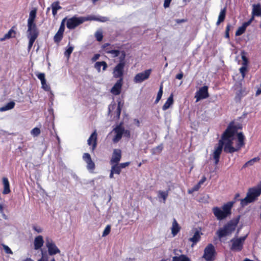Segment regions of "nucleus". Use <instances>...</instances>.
Wrapping results in <instances>:
<instances>
[{"label": "nucleus", "instance_id": "nucleus-1", "mask_svg": "<svg viewBox=\"0 0 261 261\" xmlns=\"http://www.w3.org/2000/svg\"><path fill=\"white\" fill-rule=\"evenodd\" d=\"M242 124L241 123H235L234 121L229 123L220 140H222L224 143V151L225 152L232 153L238 151L237 147H233V137L238 130L242 129Z\"/></svg>", "mask_w": 261, "mask_h": 261}, {"label": "nucleus", "instance_id": "nucleus-2", "mask_svg": "<svg viewBox=\"0 0 261 261\" xmlns=\"http://www.w3.org/2000/svg\"><path fill=\"white\" fill-rule=\"evenodd\" d=\"M124 71L122 64H117L113 69V77L115 79H119L111 90V93L115 95H118L121 93L123 84Z\"/></svg>", "mask_w": 261, "mask_h": 261}, {"label": "nucleus", "instance_id": "nucleus-3", "mask_svg": "<svg viewBox=\"0 0 261 261\" xmlns=\"http://www.w3.org/2000/svg\"><path fill=\"white\" fill-rule=\"evenodd\" d=\"M261 195V181L256 186L249 188L246 194V197L241 200V204L242 206L247 205L248 204L256 201Z\"/></svg>", "mask_w": 261, "mask_h": 261}, {"label": "nucleus", "instance_id": "nucleus-4", "mask_svg": "<svg viewBox=\"0 0 261 261\" xmlns=\"http://www.w3.org/2000/svg\"><path fill=\"white\" fill-rule=\"evenodd\" d=\"M240 217V216H238L237 218L232 219L225 224L222 228H219L216 232L218 238L221 239L230 235L235 230L239 222Z\"/></svg>", "mask_w": 261, "mask_h": 261}, {"label": "nucleus", "instance_id": "nucleus-5", "mask_svg": "<svg viewBox=\"0 0 261 261\" xmlns=\"http://www.w3.org/2000/svg\"><path fill=\"white\" fill-rule=\"evenodd\" d=\"M234 203V201H230L224 204L222 207V210L217 206L214 207L212 210L214 215L219 220L224 219L231 214V210Z\"/></svg>", "mask_w": 261, "mask_h": 261}, {"label": "nucleus", "instance_id": "nucleus-6", "mask_svg": "<svg viewBox=\"0 0 261 261\" xmlns=\"http://www.w3.org/2000/svg\"><path fill=\"white\" fill-rule=\"evenodd\" d=\"M110 45V44L107 43L102 45V48L105 52L108 54H111L112 58H116L119 57V63L123 65V70H124L125 66V58L126 53L124 50L120 51L118 49H110L108 47Z\"/></svg>", "mask_w": 261, "mask_h": 261}, {"label": "nucleus", "instance_id": "nucleus-7", "mask_svg": "<svg viewBox=\"0 0 261 261\" xmlns=\"http://www.w3.org/2000/svg\"><path fill=\"white\" fill-rule=\"evenodd\" d=\"M87 20H99V19L94 16H89L85 18L72 17L67 20L66 25L69 29H74L85 21Z\"/></svg>", "mask_w": 261, "mask_h": 261}, {"label": "nucleus", "instance_id": "nucleus-8", "mask_svg": "<svg viewBox=\"0 0 261 261\" xmlns=\"http://www.w3.org/2000/svg\"><path fill=\"white\" fill-rule=\"evenodd\" d=\"M216 252L214 246L208 244L204 250L202 257L206 261H214L216 258Z\"/></svg>", "mask_w": 261, "mask_h": 261}, {"label": "nucleus", "instance_id": "nucleus-9", "mask_svg": "<svg viewBox=\"0 0 261 261\" xmlns=\"http://www.w3.org/2000/svg\"><path fill=\"white\" fill-rule=\"evenodd\" d=\"M246 236L241 237L239 238H233L230 240L231 245L230 249L232 251L240 252L242 251L243 248V245L245 240L246 239Z\"/></svg>", "mask_w": 261, "mask_h": 261}, {"label": "nucleus", "instance_id": "nucleus-10", "mask_svg": "<svg viewBox=\"0 0 261 261\" xmlns=\"http://www.w3.org/2000/svg\"><path fill=\"white\" fill-rule=\"evenodd\" d=\"M45 246L47 248L48 253L50 256H53L60 253L61 252L54 241L48 237L45 238Z\"/></svg>", "mask_w": 261, "mask_h": 261}, {"label": "nucleus", "instance_id": "nucleus-11", "mask_svg": "<svg viewBox=\"0 0 261 261\" xmlns=\"http://www.w3.org/2000/svg\"><path fill=\"white\" fill-rule=\"evenodd\" d=\"M37 10L36 9L32 10L29 14V17L28 19V30L29 31H39L37 25L35 23L36 17Z\"/></svg>", "mask_w": 261, "mask_h": 261}, {"label": "nucleus", "instance_id": "nucleus-12", "mask_svg": "<svg viewBox=\"0 0 261 261\" xmlns=\"http://www.w3.org/2000/svg\"><path fill=\"white\" fill-rule=\"evenodd\" d=\"M151 69H147L144 72L137 74L134 79V81L136 83H140L143 81L148 79L151 74Z\"/></svg>", "mask_w": 261, "mask_h": 261}, {"label": "nucleus", "instance_id": "nucleus-13", "mask_svg": "<svg viewBox=\"0 0 261 261\" xmlns=\"http://www.w3.org/2000/svg\"><path fill=\"white\" fill-rule=\"evenodd\" d=\"M224 146V143L222 140L218 141V146L215 148V150L213 153V159L215 161V165L218 164L220 158V155L222 153V149Z\"/></svg>", "mask_w": 261, "mask_h": 261}, {"label": "nucleus", "instance_id": "nucleus-14", "mask_svg": "<svg viewBox=\"0 0 261 261\" xmlns=\"http://www.w3.org/2000/svg\"><path fill=\"white\" fill-rule=\"evenodd\" d=\"M208 96V87L204 86L201 87L196 93L195 97L196 98V102L201 99H205Z\"/></svg>", "mask_w": 261, "mask_h": 261}, {"label": "nucleus", "instance_id": "nucleus-15", "mask_svg": "<svg viewBox=\"0 0 261 261\" xmlns=\"http://www.w3.org/2000/svg\"><path fill=\"white\" fill-rule=\"evenodd\" d=\"M39 35V31H27V37L29 40L28 46V50L30 51L32 48L33 44Z\"/></svg>", "mask_w": 261, "mask_h": 261}, {"label": "nucleus", "instance_id": "nucleus-16", "mask_svg": "<svg viewBox=\"0 0 261 261\" xmlns=\"http://www.w3.org/2000/svg\"><path fill=\"white\" fill-rule=\"evenodd\" d=\"M83 159L87 164V169L93 172L95 168V165L92 161L91 155L89 153H84L83 155Z\"/></svg>", "mask_w": 261, "mask_h": 261}, {"label": "nucleus", "instance_id": "nucleus-17", "mask_svg": "<svg viewBox=\"0 0 261 261\" xmlns=\"http://www.w3.org/2000/svg\"><path fill=\"white\" fill-rule=\"evenodd\" d=\"M114 131L116 133V135L113 138V141L114 143H117L120 140L123 135L124 128L120 124L114 128Z\"/></svg>", "mask_w": 261, "mask_h": 261}, {"label": "nucleus", "instance_id": "nucleus-18", "mask_svg": "<svg viewBox=\"0 0 261 261\" xmlns=\"http://www.w3.org/2000/svg\"><path fill=\"white\" fill-rule=\"evenodd\" d=\"M88 144L89 146L92 145V151H94L97 144V134L96 130H95L88 139Z\"/></svg>", "mask_w": 261, "mask_h": 261}, {"label": "nucleus", "instance_id": "nucleus-19", "mask_svg": "<svg viewBox=\"0 0 261 261\" xmlns=\"http://www.w3.org/2000/svg\"><path fill=\"white\" fill-rule=\"evenodd\" d=\"M121 159V150L119 149H115L113 151L112 158L110 160L111 165L114 163H119Z\"/></svg>", "mask_w": 261, "mask_h": 261}, {"label": "nucleus", "instance_id": "nucleus-20", "mask_svg": "<svg viewBox=\"0 0 261 261\" xmlns=\"http://www.w3.org/2000/svg\"><path fill=\"white\" fill-rule=\"evenodd\" d=\"M238 88H239V90L236 92V95L235 97V99L237 100L240 101L241 98L246 95L248 92V91L247 90V89L245 87H242V84H240L238 86Z\"/></svg>", "mask_w": 261, "mask_h": 261}, {"label": "nucleus", "instance_id": "nucleus-21", "mask_svg": "<svg viewBox=\"0 0 261 261\" xmlns=\"http://www.w3.org/2000/svg\"><path fill=\"white\" fill-rule=\"evenodd\" d=\"M2 183L4 189L2 193L4 195L8 194L11 192L10 182L7 177H3L2 178Z\"/></svg>", "mask_w": 261, "mask_h": 261}, {"label": "nucleus", "instance_id": "nucleus-22", "mask_svg": "<svg viewBox=\"0 0 261 261\" xmlns=\"http://www.w3.org/2000/svg\"><path fill=\"white\" fill-rule=\"evenodd\" d=\"M44 242V241L42 236L39 235L35 237L34 242V249L35 250L40 249L43 246Z\"/></svg>", "mask_w": 261, "mask_h": 261}, {"label": "nucleus", "instance_id": "nucleus-23", "mask_svg": "<svg viewBox=\"0 0 261 261\" xmlns=\"http://www.w3.org/2000/svg\"><path fill=\"white\" fill-rule=\"evenodd\" d=\"M238 137V142L237 145V149H238V151L243 147L245 145V137L242 133H239L237 134Z\"/></svg>", "mask_w": 261, "mask_h": 261}, {"label": "nucleus", "instance_id": "nucleus-24", "mask_svg": "<svg viewBox=\"0 0 261 261\" xmlns=\"http://www.w3.org/2000/svg\"><path fill=\"white\" fill-rule=\"evenodd\" d=\"M252 15L255 16H261V5L260 4L252 5Z\"/></svg>", "mask_w": 261, "mask_h": 261}, {"label": "nucleus", "instance_id": "nucleus-25", "mask_svg": "<svg viewBox=\"0 0 261 261\" xmlns=\"http://www.w3.org/2000/svg\"><path fill=\"white\" fill-rule=\"evenodd\" d=\"M180 230V227L178 224L177 221L175 219H173L171 227L172 234L173 235V236H175L179 232Z\"/></svg>", "mask_w": 261, "mask_h": 261}, {"label": "nucleus", "instance_id": "nucleus-26", "mask_svg": "<svg viewBox=\"0 0 261 261\" xmlns=\"http://www.w3.org/2000/svg\"><path fill=\"white\" fill-rule=\"evenodd\" d=\"M201 237L199 230H196L194 232L193 236L189 239V241L192 242V246L193 247L200 240Z\"/></svg>", "mask_w": 261, "mask_h": 261}, {"label": "nucleus", "instance_id": "nucleus-27", "mask_svg": "<svg viewBox=\"0 0 261 261\" xmlns=\"http://www.w3.org/2000/svg\"><path fill=\"white\" fill-rule=\"evenodd\" d=\"M102 67L103 71H105L107 69L108 65L105 61L97 62L94 64V67L98 72H100V68Z\"/></svg>", "mask_w": 261, "mask_h": 261}, {"label": "nucleus", "instance_id": "nucleus-28", "mask_svg": "<svg viewBox=\"0 0 261 261\" xmlns=\"http://www.w3.org/2000/svg\"><path fill=\"white\" fill-rule=\"evenodd\" d=\"M173 95L171 94L162 107V110L166 111L169 109L173 103Z\"/></svg>", "mask_w": 261, "mask_h": 261}, {"label": "nucleus", "instance_id": "nucleus-29", "mask_svg": "<svg viewBox=\"0 0 261 261\" xmlns=\"http://www.w3.org/2000/svg\"><path fill=\"white\" fill-rule=\"evenodd\" d=\"M226 14V7L224 8L220 11V13L218 16V20L216 22V24L219 25L221 22H223L225 20Z\"/></svg>", "mask_w": 261, "mask_h": 261}, {"label": "nucleus", "instance_id": "nucleus-30", "mask_svg": "<svg viewBox=\"0 0 261 261\" xmlns=\"http://www.w3.org/2000/svg\"><path fill=\"white\" fill-rule=\"evenodd\" d=\"M260 160V158L258 156L254 158L247 162H246L242 166V169L246 168L247 167L252 166L254 165L255 163L258 162Z\"/></svg>", "mask_w": 261, "mask_h": 261}, {"label": "nucleus", "instance_id": "nucleus-31", "mask_svg": "<svg viewBox=\"0 0 261 261\" xmlns=\"http://www.w3.org/2000/svg\"><path fill=\"white\" fill-rule=\"evenodd\" d=\"M161 261H165L162 259ZM172 261H191V259L186 255L181 254L178 256H173L172 257Z\"/></svg>", "mask_w": 261, "mask_h": 261}, {"label": "nucleus", "instance_id": "nucleus-32", "mask_svg": "<svg viewBox=\"0 0 261 261\" xmlns=\"http://www.w3.org/2000/svg\"><path fill=\"white\" fill-rule=\"evenodd\" d=\"M52 13L54 16H56L57 14V11L62 9V7L60 6L59 1L55 2L51 4Z\"/></svg>", "mask_w": 261, "mask_h": 261}, {"label": "nucleus", "instance_id": "nucleus-33", "mask_svg": "<svg viewBox=\"0 0 261 261\" xmlns=\"http://www.w3.org/2000/svg\"><path fill=\"white\" fill-rule=\"evenodd\" d=\"M15 105V103L14 102V101H11L7 103L5 106L0 108V111L4 112L9 110H11L14 108Z\"/></svg>", "mask_w": 261, "mask_h": 261}, {"label": "nucleus", "instance_id": "nucleus-34", "mask_svg": "<svg viewBox=\"0 0 261 261\" xmlns=\"http://www.w3.org/2000/svg\"><path fill=\"white\" fill-rule=\"evenodd\" d=\"M112 165L111 170H112L115 174H120L121 171V169L120 167L119 163H114Z\"/></svg>", "mask_w": 261, "mask_h": 261}, {"label": "nucleus", "instance_id": "nucleus-35", "mask_svg": "<svg viewBox=\"0 0 261 261\" xmlns=\"http://www.w3.org/2000/svg\"><path fill=\"white\" fill-rule=\"evenodd\" d=\"M163 84L162 83L160 86V89L158 92L156 99L154 101V103L155 104L158 103L159 102V101L160 100V99H161L162 95H163Z\"/></svg>", "mask_w": 261, "mask_h": 261}, {"label": "nucleus", "instance_id": "nucleus-36", "mask_svg": "<svg viewBox=\"0 0 261 261\" xmlns=\"http://www.w3.org/2000/svg\"><path fill=\"white\" fill-rule=\"evenodd\" d=\"M63 33L57 32L54 37V41L56 43H59L62 40Z\"/></svg>", "mask_w": 261, "mask_h": 261}, {"label": "nucleus", "instance_id": "nucleus-37", "mask_svg": "<svg viewBox=\"0 0 261 261\" xmlns=\"http://www.w3.org/2000/svg\"><path fill=\"white\" fill-rule=\"evenodd\" d=\"M168 196V191H159L158 192V197L159 198H162L164 200V202H165V201Z\"/></svg>", "mask_w": 261, "mask_h": 261}, {"label": "nucleus", "instance_id": "nucleus-38", "mask_svg": "<svg viewBox=\"0 0 261 261\" xmlns=\"http://www.w3.org/2000/svg\"><path fill=\"white\" fill-rule=\"evenodd\" d=\"M15 32L12 29H11L8 31V32L5 34L4 38L1 39V40L3 41L5 39H9L11 37H15Z\"/></svg>", "mask_w": 261, "mask_h": 261}, {"label": "nucleus", "instance_id": "nucleus-39", "mask_svg": "<svg viewBox=\"0 0 261 261\" xmlns=\"http://www.w3.org/2000/svg\"><path fill=\"white\" fill-rule=\"evenodd\" d=\"M246 53L245 52V51H242L241 52V58L243 60L242 65L244 66H248V59L247 58Z\"/></svg>", "mask_w": 261, "mask_h": 261}, {"label": "nucleus", "instance_id": "nucleus-40", "mask_svg": "<svg viewBox=\"0 0 261 261\" xmlns=\"http://www.w3.org/2000/svg\"><path fill=\"white\" fill-rule=\"evenodd\" d=\"M246 28L242 24V26L240 27L236 32V36H239L242 35L246 31Z\"/></svg>", "mask_w": 261, "mask_h": 261}, {"label": "nucleus", "instance_id": "nucleus-41", "mask_svg": "<svg viewBox=\"0 0 261 261\" xmlns=\"http://www.w3.org/2000/svg\"><path fill=\"white\" fill-rule=\"evenodd\" d=\"M41 257L38 261H48V253L41 250Z\"/></svg>", "mask_w": 261, "mask_h": 261}, {"label": "nucleus", "instance_id": "nucleus-42", "mask_svg": "<svg viewBox=\"0 0 261 261\" xmlns=\"http://www.w3.org/2000/svg\"><path fill=\"white\" fill-rule=\"evenodd\" d=\"M36 75L40 80L41 85L44 84V82L46 81L45 74L44 73H38L36 74Z\"/></svg>", "mask_w": 261, "mask_h": 261}, {"label": "nucleus", "instance_id": "nucleus-43", "mask_svg": "<svg viewBox=\"0 0 261 261\" xmlns=\"http://www.w3.org/2000/svg\"><path fill=\"white\" fill-rule=\"evenodd\" d=\"M231 27V25L230 23H228L227 24L225 32V37L227 39L229 38V31L230 30V28Z\"/></svg>", "mask_w": 261, "mask_h": 261}, {"label": "nucleus", "instance_id": "nucleus-44", "mask_svg": "<svg viewBox=\"0 0 261 261\" xmlns=\"http://www.w3.org/2000/svg\"><path fill=\"white\" fill-rule=\"evenodd\" d=\"M66 20V18H64L60 24L59 29L58 30V32L62 33H64V32L65 31V21Z\"/></svg>", "mask_w": 261, "mask_h": 261}, {"label": "nucleus", "instance_id": "nucleus-45", "mask_svg": "<svg viewBox=\"0 0 261 261\" xmlns=\"http://www.w3.org/2000/svg\"><path fill=\"white\" fill-rule=\"evenodd\" d=\"M111 231V226L110 225H108L106 228H105L103 232H102V237H105L108 235Z\"/></svg>", "mask_w": 261, "mask_h": 261}, {"label": "nucleus", "instance_id": "nucleus-46", "mask_svg": "<svg viewBox=\"0 0 261 261\" xmlns=\"http://www.w3.org/2000/svg\"><path fill=\"white\" fill-rule=\"evenodd\" d=\"M247 66L242 65V66L239 69L240 72L241 73V75H242V76L243 78H244L245 76V73L247 71Z\"/></svg>", "mask_w": 261, "mask_h": 261}, {"label": "nucleus", "instance_id": "nucleus-47", "mask_svg": "<svg viewBox=\"0 0 261 261\" xmlns=\"http://www.w3.org/2000/svg\"><path fill=\"white\" fill-rule=\"evenodd\" d=\"M31 134L34 136H37L40 134V130L38 127H35L32 130Z\"/></svg>", "mask_w": 261, "mask_h": 261}, {"label": "nucleus", "instance_id": "nucleus-48", "mask_svg": "<svg viewBox=\"0 0 261 261\" xmlns=\"http://www.w3.org/2000/svg\"><path fill=\"white\" fill-rule=\"evenodd\" d=\"M73 50V47L70 46L65 51V56L69 57L71 53Z\"/></svg>", "mask_w": 261, "mask_h": 261}, {"label": "nucleus", "instance_id": "nucleus-49", "mask_svg": "<svg viewBox=\"0 0 261 261\" xmlns=\"http://www.w3.org/2000/svg\"><path fill=\"white\" fill-rule=\"evenodd\" d=\"M2 246L3 247V248H4V250H5V252L7 254H13L12 251L11 250V249L8 246H7V245H6L5 244H3Z\"/></svg>", "mask_w": 261, "mask_h": 261}, {"label": "nucleus", "instance_id": "nucleus-50", "mask_svg": "<svg viewBox=\"0 0 261 261\" xmlns=\"http://www.w3.org/2000/svg\"><path fill=\"white\" fill-rule=\"evenodd\" d=\"M95 37L98 41H101L103 38V35L101 32H96Z\"/></svg>", "mask_w": 261, "mask_h": 261}, {"label": "nucleus", "instance_id": "nucleus-51", "mask_svg": "<svg viewBox=\"0 0 261 261\" xmlns=\"http://www.w3.org/2000/svg\"><path fill=\"white\" fill-rule=\"evenodd\" d=\"M42 88H43L46 91H49L50 90L49 86L47 85L46 81L44 82V84L41 85Z\"/></svg>", "mask_w": 261, "mask_h": 261}, {"label": "nucleus", "instance_id": "nucleus-52", "mask_svg": "<svg viewBox=\"0 0 261 261\" xmlns=\"http://www.w3.org/2000/svg\"><path fill=\"white\" fill-rule=\"evenodd\" d=\"M129 164H130V162H129L119 164L120 167L121 168V169L122 168H124L126 167L127 166L129 165Z\"/></svg>", "mask_w": 261, "mask_h": 261}, {"label": "nucleus", "instance_id": "nucleus-53", "mask_svg": "<svg viewBox=\"0 0 261 261\" xmlns=\"http://www.w3.org/2000/svg\"><path fill=\"white\" fill-rule=\"evenodd\" d=\"M172 0H165L164 3V7L165 8H168Z\"/></svg>", "mask_w": 261, "mask_h": 261}, {"label": "nucleus", "instance_id": "nucleus-54", "mask_svg": "<svg viewBox=\"0 0 261 261\" xmlns=\"http://www.w3.org/2000/svg\"><path fill=\"white\" fill-rule=\"evenodd\" d=\"M116 112H117V116L119 118L120 117V114H121V108L120 106V103L118 104Z\"/></svg>", "mask_w": 261, "mask_h": 261}, {"label": "nucleus", "instance_id": "nucleus-55", "mask_svg": "<svg viewBox=\"0 0 261 261\" xmlns=\"http://www.w3.org/2000/svg\"><path fill=\"white\" fill-rule=\"evenodd\" d=\"M123 134L124 135L125 137H127V138H129L130 136V131L128 129L125 130L124 129Z\"/></svg>", "mask_w": 261, "mask_h": 261}, {"label": "nucleus", "instance_id": "nucleus-56", "mask_svg": "<svg viewBox=\"0 0 261 261\" xmlns=\"http://www.w3.org/2000/svg\"><path fill=\"white\" fill-rule=\"evenodd\" d=\"M206 177L203 176L202 177V178L199 181V182H198V184H199V185L201 186L206 181Z\"/></svg>", "mask_w": 261, "mask_h": 261}, {"label": "nucleus", "instance_id": "nucleus-57", "mask_svg": "<svg viewBox=\"0 0 261 261\" xmlns=\"http://www.w3.org/2000/svg\"><path fill=\"white\" fill-rule=\"evenodd\" d=\"M33 229L37 231L38 233H40L42 231V229L40 227H37L35 226H33Z\"/></svg>", "mask_w": 261, "mask_h": 261}, {"label": "nucleus", "instance_id": "nucleus-58", "mask_svg": "<svg viewBox=\"0 0 261 261\" xmlns=\"http://www.w3.org/2000/svg\"><path fill=\"white\" fill-rule=\"evenodd\" d=\"M187 21V19H176L175 21L177 23H183V22H185Z\"/></svg>", "mask_w": 261, "mask_h": 261}, {"label": "nucleus", "instance_id": "nucleus-59", "mask_svg": "<svg viewBox=\"0 0 261 261\" xmlns=\"http://www.w3.org/2000/svg\"><path fill=\"white\" fill-rule=\"evenodd\" d=\"M184 74L182 72L176 74V78L178 80H181L183 77Z\"/></svg>", "mask_w": 261, "mask_h": 261}, {"label": "nucleus", "instance_id": "nucleus-60", "mask_svg": "<svg viewBox=\"0 0 261 261\" xmlns=\"http://www.w3.org/2000/svg\"><path fill=\"white\" fill-rule=\"evenodd\" d=\"M251 22L249 20H248L246 22H245L244 23H243V25L246 27L247 28L248 25H249L250 24H251Z\"/></svg>", "mask_w": 261, "mask_h": 261}, {"label": "nucleus", "instance_id": "nucleus-61", "mask_svg": "<svg viewBox=\"0 0 261 261\" xmlns=\"http://www.w3.org/2000/svg\"><path fill=\"white\" fill-rule=\"evenodd\" d=\"M201 186L199 185V184H197L196 185H195L194 188H193V190L194 191H197L198 190V189H199V188Z\"/></svg>", "mask_w": 261, "mask_h": 261}, {"label": "nucleus", "instance_id": "nucleus-62", "mask_svg": "<svg viewBox=\"0 0 261 261\" xmlns=\"http://www.w3.org/2000/svg\"><path fill=\"white\" fill-rule=\"evenodd\" d=\"M134 121L135 122L136 124L137 125V126H140V121L138 119H135Z\"/></svg>", "mask_w": 261, "mask_h": 261}, {"label": "nucleus", "instance_id": "nucleus-63", "mask_svg": "<svg viewBox=\"0 0 261 261\" xmlns=\"http://www.w3.org/2000/svg\"><path fill=\"white\" fill-rule=\"evenodd\" d=\"M260 94H261V89H257L256 92V93H255L256 96H258Z\"/></svg>", "mask_w": 261, "mask_h": 261}, {"label": "nucleus", "instance_id": "nucleus-64", "mask_svg": "<svg viewBox=\"0 0 261 261\" xmlns=\"http://www.w3.org/2000/svg\"><path fill=\"white\" fill-rule=\"evenodd\" d=\"M99 57V54H96L94 56V57L93 58V60H97L98 59Z\"/></svg>", "mask_w": 261, "mask_h": 261}]
</instances>
